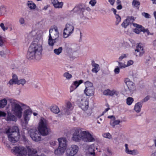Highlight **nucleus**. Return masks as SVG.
Wrapping results in <instances>:
<instances>
[{
	"mask_svg": "<svg viewBox=\"0 0 156 156\" xmlns=\"http://www.w3.org/2000/svg\"><path fill=\"white\" fill-rule=\"evenodd\" d=\"M42 45L37 41H33L29 48L27 57L29 59L39 60L41 58Z\"/></svg>",
	"mask_w": 156,
	"mask_h": 156,
	"instance_id": "1",
	"label": "nucleus"
},
{
	"mask_svg": "<svg viewBox=\"0 0 156 156\" xmlns=\"http://www.w3.org/2000/svg\"><path fill=\"white\" fill-rule=\"evenodd\" d=\"M17 126H14L11 128H7L4 132L7 134L9 141L12 143L16 142L19 140L20 134Z\"/></svg>",
	"mask_w": 156,
	"mask_h": 156,
	"instance_id": "2",
	"label": "nucleus"
},
{
	"mask_svg": "<svg viewBox=\"0 0 156 156\" xmlns=\"http://www.w3.org/2000/svg\"><path fill=\"white\" fill-rule=\"evenodd\" d=\"M38 129L40 134L43 136H46L51 132V129L48 127V121L43 117L41 118L40 120Z\"/></svg>",
	"mask_w": 156,
	"mask_h": 156,
	"instance_id": "3",
	"label": "nucleus"
},
{
	"mask_svg": "<svg viewBox=\"0 0 156 156\" xmlns=\"http://www.w3.org/2000/svg\"><path fill=\"white\" fill-rule=\"evenodd\" d=\"M12 111L13 114L18 118L21 117L23 109L21 106L16 102H13L11 104Z\"/></svg>",
	"mask_w": 156,
	"mask_h": 156,
	"instance_id": "4",
	"label": "nucleus"
},
{
	"mask_svg": "<svg viewBox=\"0 0 156 156\" xmlns=\"http://www.w3.org/2000/svg\"><path fill=\"white\" fill-rule=\"evenodd\" d=\"M124 82L127 87V89H125L126 93L127 95H131L136 90V87L134 83L129 78H126L124 80Z\"/></svg>",
	"mask_w": 156,
	"mask_h": 156,
	"instance_id": "5",
	"label": "nucleus"
},
{
	"mask_svg": "<svg viewBox=\"0 0 156 156\" xmlns=\"http://www.w3.org/2000/svg\"><path fill=\"white\" fill-rule=\"evenodd\" d=\"M78 13L80 18L83 20H85L87 18V14L85 9L81 5H77L73 9L70 11V12Z\"/></svg>",
	"mask_w": 156,
	"mask_h": 156,
	"instance_id": "6",
	"label": "nucleus"
},
{
	"mask_svg": "<svg viewBox=\"0 0 156 156\" xmlns=\"http://www.w3.org/2000/svg\"><path fill=\"white\" fill-rule=\"evenodd\" d=\"M65 155L66 156H74L78 153V147L76 145H72L66 149Z\"/></svg>",
	"mask_w": 156,
	"mask_h": 156,
	"instance_id": "7",
	"label": "nucleus"
},
{
	"mask_svg": "<svg viewBox=\"0 0 156 156\" xmlns=\"http://www.w3.org/2000/svg\"><path fill=\"white\" fill-rule=\"evenodd\" d=\"M12 151L14 152L17 156H26L27 151L25 148L20 146L14 147L12 150Z\"/></svg>",
	"mask_w": 156,
	"mask_h": 156,
	"instance_id": "8",
	"label": "nucleus"
},
{
	"mask_svg": "<svg viewBox=\"0 0 156 156\" xmlns=\"http://www.w3.org/2000/svg\"><path fill=\"white\" fill-rule=\"evenodd\" d=\"M29 133L33 140L37 142L41 140V135L36 129H31L29 130Z\"/></svg>",
	"mask_w": 156,
	"mask_h": 156,
	"instance_id": "9",
	"label": "nucleus"
},
{
	"mask_svg": "<svg viewBox=\"0 0 156 156\" xmlns=\"http://www.w3.org/2000/svg\"><path fill=\"white\" fill-rule=\"evenodd\" d=\"M82 131L80 128L76 129L73 134L72 140L76 142H79L82 140Z\"/></svg>",
	"mask_w": 156,
	"mask_h": 156,
	"instance_id": "10",
	"label": "nucleus"
},
{
	"mask_svg": "<svg viewBox=\"0 0 156 156\" xmlns=\"http://www.w3.org/2000/svg\"><path fill=\"white\" fill-rule=\"evenodd\" d=\"M82 140L85 142H93L95 140L93 136L88 131H82Z\"/></svg>",
	"mask_w": 156,
	"mask_h": 156,
	"instance_id": "11",
	"label": "nucleus"
},
{
	"mask_svg": "<svg viewBox=\"0 0 156 156\" xmlns=\"http://www.w3.org/2000/svg\"><path fill=\"white\" fill-rule=\"evenodd\" d=\"M59 32L57 27L54 25L51 27L49 29V37L53 38L54 39H57L59 36Z\"/></svg>",
	"mask_w": 156,
	"mask_h": 156,
	"instance_id": "12",
	"label": "nucleus"
},
{
	"mask_svg": "<svg viewBox=\"0 0 156 156\" xmlns=\"http://www.w3.org/2000/svg\"><path fill=\"white\" fill-rule=\"evenodd\" d=\"M74 31V27L69 24L66 25L65 27L64 30L63 36L64 38L67 37L69 36L73 33Z\"/></svg>",
	"mask_w": 156,
	"mask_h": 156,
	"instance_id": "13",
	"label": "nucleus"
},
{
	"mask_svg": "<svg viewBox=\"0 0 156 156\" xmlns=\"http://www.w3.org/2000/svg\"><path fill=\"white\" fill-rule=\"evenodd\" d=\"M79 106L83 110H87L88 108V101L85 98L78 100L77 101Z\"/></svg>",
	"mask_w": 156,
	"mask_h": 156,
	"instance_id": "14",
	"label": "nucleus"
},
{
	"mask_svg": "<svg viewBox=\"0 0 156 156\" xmlns=\"http://www.w3.org/2000/svg\"><path fill=\"white\" fill-rule=\"evenodd\" d=\"M144 53V47L142 44L141 43L138 44L136 45V48L135 49L134 54L136 57H141Z\"/></svg>",
	"mask_w": 156,
	"mask_h": 156,
	"instance_id": "15",
	"label": "nucleus"
},
{
	"mask_svg": "<svg viewBox=\"0 0 156 156\" xmlns=\"http://www.w3.org/2000/svg\"><path fill=\"white\" fill-rule=\"evenodd\" d=\"M59 143V146L66 149L67 147V140L65 137H62L58 139Z\"/></svg>",
	"mask_w": 156,
	"mask_h": 156,
	"instance_id": "16",
	"label": "nucleus"
},
{
	"mask_svg": "<svg viewBox=\"0 0 156 156\" xmlns=\"http://www.w3.org/2000/svg\"><path fill=\"white\" fill-rule=\"evenodd\" d=\"M83 82V81L80 80L79 81H75L73 82L70 88V92H71L76 89L79 85Z\"/></svg>",
	"mask_w": 156,
	"mask_h": 156,
	"instance_id": "17",
	"label": "nucleus"
},
{
	"mask_svg": "<svg viewBox=\"0 0 156 156\" xmlns=\"http://www.w3.org/2000/svg\"><path fill=\"white\" fill-rule=\"evenodd\" d=\"M51 1L55 8L60 9L62 8L64 3L63 2H59L58 0H51Z\"/></svg>",
	"mask_w": 156,
	"mask_h": 156,
	"instance_id": "18",
	"label": "nucleus"
},
{
	"mask_svg": "<svg viewBox=\"0 0 156 156\" xmlns=\"http://www.w3.org/2000/svg\"><path fill=\"white\" fill-rule=\"evenodd\" d=\"M125 151L126 154L133 155H135L138 154V152L137 150H129L128 145L127 144H125Z\"/></svg>",
	"mask_w": 156,
	"mask_h": 156,
	"instance_id": "19",
	"label": "nucleus"
},
{
	"mask_svg": "<svg viewBox=\"0 0 156 156\" xmlns=\"http://www.w3.org/2000/svg\"><path fill=\"white\" fill-rule=\"evenodd\" d=\"M66 108L64 109L63 111L65 114L68 115L69 112L73 109V107L69 101H67L66 103Z\"/></svg>",
	"mask_w": 156,
	"mask_h": 156,
	"instance_id": "20",
	"label": "nucleus"
},
{
	"mask_svg": "<svg viewBox=\"0 0 156 156\" xmlns=\"http://www.w3.org/2000/svg\"><path fill=\"white\" fill-rule=\"evenodd\" d=\"M94 87L85 88L84 90V94L87 96H91L93 95L94 94Z\"/></svg>",
	"mask_w": 156,
	"mask_h": 156,
	"instance_id": "21",
	"label": "nucleus"
},
{
	"mask_svg": "<svg viewBox=\"0 0 156 156\" xmlns=\"http://www.w3.org/2000/svg\"><path fill=\"white\" fill-rule=\"evenodd\" d=\"M108 118L110 119L111 120L110 124L112 127L114 128L117 125V120H116L115 117L113 115H110L108 117Z\"/></svg>",
	"mask_w": 156,
	"mask_h": 156,
	"instance_id": "22",
	"label": "nucleus"
},
{
	"mask_svg": "<svg viewBox=\"0 0 156 156\" xmlns=\"http://www.w3.org/2000/svg\"><path fill=\"white\" fill-rule=\"evenodd\" d=\"M91 65L93 68L92 69L93 72L97 73L100 69L99 66L98 64L95 63L94 61H92Z\"/></svg>",
	"mask_w": 156,
	"mask_h": 156,
	"instance_id": "23",
	"label": "nucleus"
},
{
	"mask_svg": "<svg viewBox=\"0 0 156 156\" xmlns=\"http://www.w3.org/2000/svg\"><path fill=\"white\" fill-rule=\"evenodd\" d=\"M143 104L140 101L135 104L134 107V110L137 113H139L141 111Z\"/></svg>",
	"mask_w": 156,
	"mask_h": 156,
	"instance_id": "24",
	"label": "nucleus"
},
{
	"mask_svg": "<svg viewBox=\"0 0 156 156\" xmlns=\"http://www.w3.org/2000/svg\"><path fill=\"white\" fill-rule=\"evenodd\" d=\"M65 150V149L59 146L58 148L55 150L54 153L56 155H62L64 153Z\"/></svg>",
	"mask_w": 156,
	"mask_h": 156,
	"instance_id": "25",
	"label": "nucleus"
},
{
	"mask_svg": "<svg viewBox=\"0 0 156 156\" xmlns=\"http://www.w3.org/2000/svg\"><path fill=\"white\" fill-rule=\"evenodd\" d=\"M20 104L22 105V106H25L26 107V108H28L27 109L24 111L23 115L30 116V115L32 113V111L29 108V107L27 106L24 104L20 103Z\"/></svg>",
	"mask_w": 156,
	"mask_h": 156,
	"instance_id": "26",
	"label": "nucleus"
},
{
	"mask_svg": "<svg viewBox=\"0 0 156 156\" xmlns=\"http://www.w3.org/2000/svg\"><path fill=\"white\" fill-rule=\"evenodd\" d=\"M87 147L88 149L89 154L90 155H95V153L94 152V146L93 144H91L89 146L87 145Z\"/></svg>",
	"mask_w": 156,
	"mask_h": 156,
	"instance_id": "27",
	"label": "nucleus"
},
{
	"mask_svg": "<svg viewBox=\"0 0 156 156\" xmlns=\"http://www.w3.org/2000/svg\"><path fill=\"white\" fill-rule=\"evenodd\" d=\"M133 63V62L132 60H130L128 61L126 65L123 63H121L120 62H119V66L121 69L122 68H125L126 67H128L132 65Z\"/></svg>",
	"mask_w": 156,
	"mask_h": 156,
	"instance_id": "28",
	"label": "nucleus"
},
{
	"mask_svg": "<svg viewBox=\"0 0 156 156\" xmlns=\"http://www.w3.org/2000/svg\"><path fill=\"white\" fill-rule=\"evenodd\" d=\"M38 31L37 30L32 31L29 34L28 36L29 37H35L37 38L40 37L41 35L37 34Z\"/></svg>",
	"mask_w": 156,
	"mask_h": 156,
	"instance_id": "29",
	"label": "nucleus"
},
{
	"mask_svg": "<svg viewBox=\"0 0 156 156\" xmlns=\"http://www.w3.org/2000/svg\"><path fill=\"white\" fill-rule=\"evenodd\" d=\"M140 4V2L138 0H133L132 2L133 7L137 9H139Z\"/></svg>",
	"mask_w": 156,
	"mask_h": 156,
	"instance_id": "30",
	"label": "nucleus"
},
{
	"mask_svg": "<svg viewBox=\"0 0 156 156\" xmlns=\"http://www.w3.org/2000/svg\"><path fill=\"white\" fill-rule=\"evenodd\" d=\"M57 40L54 39L53 38L51 37H49V38L48 40V45L51 46V49H53V46L54 45V44L56 42Z\"/></svg>",
	"mask_w": 156,
	"mask_h": 156,
	"instance_id": "31",
	"label": "nucleus"
},
{
	"mask_svg": "<svg viewBox=\"0 0 156 156\" xmlns=\"http://www.w3.org/2000/svg\"><path fill=\"white\" fill-rule=\"evenodd\" d=\"M16 118L15 116L12 113L9 112L8 114V116L7 118V120L16 121Z\"/></svg>",
	"mask_w": 156,
	"mask_h": 156,
	"instance_id": "32",
	"label": "nucleus"
},
{
	"mask_svg": "<svg viewBox=\"0 0 156 156\" xmlns=\"http://www.w3.org/2000/svg\"><path fill=\"white\" fill-rule=\"evenodd\" d=\"M50 110L53 113L57 114L59 112V109L56 105H52L50 107Z\"/></svg>",
	"mask_w": 156,
	"mask_h": 156,
	"instance_id": "33",
	"label": "nucleus"
},
{
	"mask_svg": "<svg viewBox=\"0 0 156 156\" xmlns=\"http://www.w3.org/2000/svg\"><path fill=\"white\" fill-rule=\"evenodd\" d=\"M27 5L31 10H34L36 7V4L33 3L32 1H28L27 3Z\"/></svg>",
	"mask_w": 156,
	"mask_h": 156,
	"instance_id": "34",
	"label": "nucleus"
},
{
	"mask_svg": "<svg viewBox=\"0 0 156 156\" xmlns=\"http://www.w3.org/2000/svg\"><path fill=\"white\" fill-rule=\"evenodd\" d=\"M6 12V7L4 5L0 6V15L4 14Z\"/></svg>",
	"mask_w": 156,
	"mask_h": 156,
	"instance_id": "35",
	"label": "nucleus"
},
{
	"mask_svg": "<svg viewBox=\"0 0 156 156\" xmlns=\"http://www.w3.org/2000/svg\"><path fill=\"white\" fill-rule=\"evenodd\" d=\"M115 93L114 91H111L109 89L105 90L103 92L104 95H107L112 96Z\"/></svg>",
	"mask_w": 156,
	"mask_h": 156,
	"instance_id": "36",
	"label": "nucleus"
},
{
	"mask_svg": "<svg viewBox=\"0 0 156 156\" xmlns=\"http://www.w3.org/2000/svg\"><path fill=\"white\" fill-rule=\"evenodd\" d=\"M7 101L4 98L0 101V108H3L7 105Z\"/></svg>",
	"mask_w": 156,
	"mask_h": 156,
	"instance_id": "37",
	"label": "nucleus"
},
{
	"mask_svg": "<svg viewBox=\"0 0 156 156\" xmlns=\"http://www.w3.org/2000/svg\"><path fill=\"white\" fill-rule=\"evenodd\" d=\"M62 47L58 48L55 49L54 50V52L56 55H59L62 52Z\"/></svg>",
	"mask_w": 156,
	"mask_h": 156,
	"instance_id": "38",
	"label": "nucleus"
},
{
	"mask_svg": "<svg viewBox=\"0 0 156 156\" xmlns=\"http://www.w3.org/2000/svg\"><path fill=\"white\" fill-rule=\"evenodd\" d=\"M134 101L133 99L130 97H129L126 99V103L129 105H131Z\"/></svg>",
	"mask_w": 156,
	"mask_h": 156,
	"instance_id": "39",
	"label": "nucleus"
},
{
	"mask_svg": "<svg viewBox=\"0 0 156 156\" xmlns=\"http://www.w3.org/2000/svg\"><path fill=\"white\" fill-rule=\"evenodd\" d=\"M129 21L128 19H126L122 23V26L125 28H126L129 24Z\"/></svg>",
	"mask_w": 156,
	"mask_h": 156,
	"instance_id": "40",
	"label": "nucleus"
},
{
	"mask_svg": "<svg viewBox=\"0 0 156 156\" xmlns=\"http://www.w3.org/2000/svg\"><path fill=\"white\" fill-rule=\"evenodd\" d=\"M86 88H89L91 87H94L93 83L89 81H87L84 83Z\"/></svg>",
	"mask_w": 156,
	"mask_h": 156,
	"instance_id": "41",
	"label": "nucleus"
},
{
	"mask_svg": "<svg viewBox=\"0 0 156 156\" xmlns=\"http://www.w3.org/2000/svg\"><path fill=\"white\" fill-rule=\"evenodd\" d=\"M63 76L66 77L67 80H70L72 77V75L68 72L64 73L63 74Z\"/></svg>",
	"mask_w": 156,
	"mask_h": 156,
	"instance_id": "42",
	"label": "nucleus"
},
{
	"mask_svg": "<svg viewBox=\"0 0 156 156\" xmlns=\"http://www.w3.org/2000/svg\"><path fill=\"white\" fill-rule=\"evenodd\" d=\"M105 138L110 139L112 138L111 135L108 133H104L102 135Z\"/></svg>",
	"mask_w": 156,
	"mask_h": 156,
	"instance_id": "43",
	"label": "nucleus"
},
{
	"mask_svg": "<svg viewBox=\"0 0 156 156\" xmlns=\"http://www.w3.org/2000/svg\"><path fill=\"white\" fill-rule=\"evenodd\" d=\"M23 117L24 118V119L25 121V123L26 124H27L28 123V121L30 120V116H27V115H23Z\"/></svg>",
	"mask_w": 156,
	"mask_h": 156,
	"instance_id": "44",
	"label": "nucleus"
},
{
	"mask_svg": "<svg viewBox=\"0 0 156 156\" xmlns=\"http://www.w3.org/2000/svg\"><path fill=\"white\" fill-rule=\"evenodd\" d=\"M19 21L21 25H25V20L23 18L21 17L20 18Z\"/></svg>",
	"mask_w": 156,
	"mask_h": 156,
	"instance_id": "45",
	"label": "nucleus"
},
{
	"mask_svg": "<svg viewBox=\"0 0 156 156\" xmlns=\"http://www.w3.org/2000/svg\"><path fill=\"white\" fill-rule=\"evenodd\" d=\"M150 98V96H147L142 99L140 101L143 104L144 102L148 101Z\"/></svg>",
	"mask_w": 156,
	"mask_h": 156,
	"instance_id": "46",
	"label": "nucleus"
},
{
	"mask_svg": "<svg viewBox=\"0 0 156 156\" xmlns=\"http://www.w3.org/2000/svg\"><path fill=\"white\" fill-rule=\"evenodd\" d=\"M142 15L146 18H150V15L147 13L143 12L142 13Z\"/></svg>",
	"mask_w": 156,
	"mask_h": 156,
	"instance_id": "47",
	"label": "nucleus"
},
{
	"mask_svg": "<svg viewBox=\"0 0 156 156\" xmlns=\"http://www.w3.org/2000/svg\"><path fill=\"white\" fill-rule=\"evenodd\" d=\"M26 83L25 80L24 79H22L18 80L17 83L19 84H21L22 85H24Z\"/></svg>",
	"mask_w": 156,
	"mask_h": 156,
	"instance_id": "48",
	"label": "nucleus"
},
{
	"mask_svg": "<svg viewBox=\"0 0 156 156\" xmlns=\"http://www.w3.org/2000/svg\"><path fill=\"white\" fill-rule=\"evenodd\" d=\"M92 6H94L97 3L96 0H90L89 2Z\"/></svg>",
	"mask_w": 156,
	"mask_h": 156,
	"instance_id": "49",
	"label": "nucleus"
},
{
	"mask_svg": "<svg viewBox=\"0 0 156 156\" xmlns=\"http://www.w3.org/2000/svg\"><path fill=\"white\" fill-rule=\"evenodd\" d=\"M126 54H122L119 58V60L121 61L123 58H126Z\"/></svg>",
	"mask_w": 156,
	"mask_h": 156,
	"instance_id": "50",
	"label": "nucleus"
},
{
	"mask_svg": "<svg viewBox=\"0 0 156 156\" xmlns=\"http://www.w3.org/2000/svg\"><path fill=\"white\" fill-rule=\"evenodd\" d=\"M0 27H1L2 29L3 30V31H5V30H7V28H5V27L4 24L3 23H1L0 24Z\"/></svg>",
	"mask_w": 156,
	"mask_h": 156,
	"instance_id": "51",
	"label": "nucleus"
},
{
	"mask_svg": "<svg viewBox=\"0 0 156 156\" xmlns=\"http://www.w3.org/2000/svg\"><path fill=\"white\" fill-rule=\"evenodd\" d=\"M143 29H135L134 32L137 34H139L141 32L143 31Z\"/></svg>",
	"mask_w": 156,
	"mask_h": 156,
	"instance_id": "52",
	"label": "nucleus"
},
{
	"mask_svg": "<svg viewBox=\"0 0 156 156\" xmlns=\"http://www.w3.org/2000/svg\"><path fill=\"white\" fill-rule=\"evenodd\" d=\"M17 83V82H16L15 80H13L12 79L10 80L9 82V84L10 85H12L13 84H16Z\"/></svg>",
	"mask_w": 156,
	"mask_h": 156,
	"instance_id": "53",
	"label": "nucleus"
},
{
	"mask_svg": "<svg viewBox=\"0 0 156 156\" xmlns=\"http://www.w3.org/2000/svg\"><path fill=\"white\" fill-rule=\"evenodd\" d=\"M4 40L2 38V37L0 35V46H3V43H4Z\"/></svg>",
	"mask_w": 156,
	"mask_h": 156,
	"instance_id": "54",
	"label": "nucleus"
},
{
	"mask_svg": "<svg viewBox=\"0 0 156 156\" xmlns=\"http://www.w3.org/2000/svg\"><path fill=\"white\" fill-rule=\"evenodd\" d=\"M56 143L57 142L54 140H51L50 142V145L53 146H54L56 145Z\"/></svg>",
	"mask_w": 156,
	"mask_h": 156,
	"instance_id": "55",
	"label": "nucleus"
},
{
	"mask_svg": "<svg viewBox=\"0 0 156 156\" xmlns=\"http://www.w3.org/2000/svg\"><path fill=\"white\" fill-rule=\"evenodd\" d=\"M6 113L2 111H0V117H5L6 115Z\"/></svg>",
	"mask_w": 156,
	"mask_h": 156,
	"instance_id": "56",
	"label": "nucleus"
},
{
	"mask_svg": "<svg viewBox=\"0 0 156 156\" xmlns=\"http://www.w3.org/2000/svg\"><path fill=\"white\" fill-rule=\"evenodd\" d=\"M12 79L13 80H15V81H16V82L17 83L18 80L17 76L16 75H14L12 76Z\"/></svg>",
	"mask_w": 156,
	"mask_h": 156,
	"instance_id": "57",
	"label": "nucleus"
},
{
	"mask_svg": "<svg viewBox=\"0 0 156 156\" xmlns=\"http://www.w3.org/2000/svg\"><path fill=\"white\" fill-rule=\"evenodd\" d=\"M103 119L101 118H100L99 117H98V119L97 121V122L98 123L100 124H101L100 122H101L103 121Z\"/></svg>",
	"mask_w": 156,
	"mask_h": 156,
	"instance_id": "58",
	"label": "nucleus"
},
{
	"mask_svg": "<svg viewBox=\"0 0 156 156\" xmlns=\"http://www.w3.org/2000/svg\"><path fill=\"white\" fill-rule=\"evenodd\" d=\"M115 0H108V2L112 5H113L115 3Z\"/></svg>",
	"mask_w": 156,
	"mask_h": 156,
	"instance_id": "59",
	"label": "nucleus"
},
{
	"mask_svg": "<svg viewBox=\"0 0 156 156\" xmlns=\"http://www.w3.org/2000/svg\"><path fill=\"white\" fill-rule=\"evenodd\" d=\"M112 11H113L115 15V18L116 19H117V15L116 14V12H117V11L116 9H115L114 8H112L111 9Z\"/></svg>",
	"mask_w": 156,
	"mask_h": 156,
	"instance_id": "60",
	"label": "nucleus"
},
{
	"mask_svg": "<svg viewBox=\"0 0 156 156\" xmlns=\"http://www.w3.org/2000/svg\"><path fill=\"white\" fill-rule=\"evenodd\" d=\"M50 7V5H47L44 6V7L42 9L44 10H47L48 8Z\"/></svg>",
	"mask_w": 156,
	"mask_h": 156,
	"instance_id": "61",
	"label": "nucleus"
},
{
	"mask_svg": "<svg viewBox=\"0 0 156 156\" xmlns=\"http://www.w3.org/2000/svg\"><path fill=\"white\" fill-rule=\"evenodd\" d=\"M0 55L2 57H4L5 55V53L4 51H0Z\"/></svg>",
	"mask_w": 156,
	"mask_h": 156,
	"instance_id": "62",
	"label": "nucleus"
},
{
	"mask_svg": "<svg viewBox=\"0 0 156 156\" xmlns=\"http://www.w3.org/2000/svg\"><path fill=\"white\" fill-rule=\"evenodd\" d=\"M122 7L121 4L118 5V10H120L122 9Z\"/></svg>",
	"mask_w": 156,
	"mask_h": 156,
	"instance_id": "63",
	"label": "nucleus"
},
{
	"mask_svg": "<svg viewBox=\"0 0 156 156\" xmlns=\"http://www.w3.org/2000/svg\"><path fill=\"white\" fill-rule=\"evenodd\" d=\"M136 29H143V27L141 25H138V26H137Z\"/></svg>",
	"mask_w": 156,
	"mask_h": 156,
	"instance_id": "64",
	"label": "nucleus"
}]
</instances>
